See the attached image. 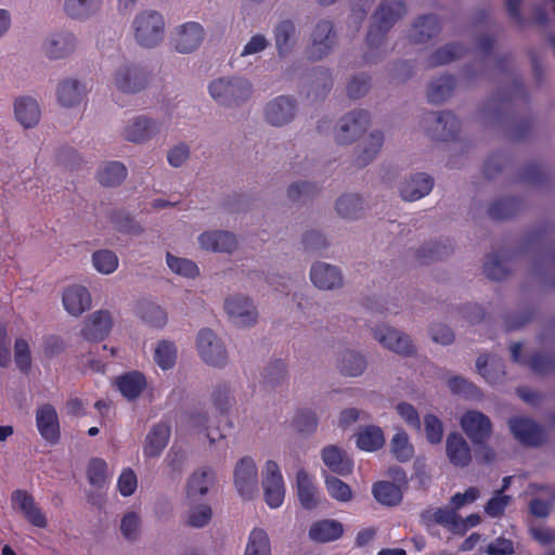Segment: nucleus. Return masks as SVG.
<instances>
[{"label":"nucleus","instance_id":"47","mask_svg":"<svg viewBox=\"0 0 555 555\" xmlns=\"http://www.w3.org/2000/svg\"><path fill=\"white\" fill-rule=\"evenodd\" d=\"M385 442L383 430L377 426H366L358 434L357 446L364 451H376Z\"/></svg>","mask_w":555,"mask_h":555},{"label":"nucleus","instance_id":"45","mask_svg":"<svg viewBox=\"0 0 555 555\" xmlns=\"http://www.w3.org/2000/svg\"><path fill=\"white\" fill-rule=\"evenodd\" d=\"M464 46L460 43H449L436 50L428 60L430 67L441 66L449 64L465 54Z\"/></svg>","mask_w":555,"mask_h":555},{"label":"nucleus","instance_id":"58","mask_svg":"<svg viewBox=\"0 0 555 555\" xmlns=\"http://www.w3.org/2000/svg\"><path fill=\"white\" fill-rule=\"evenodd\" d=\"M92 261L94 268L103 274L113 273L118 267L117 256L115 253L107 249L93 253Z\"/></svg>","mask_w":555,"mask_h":555},{"label":"nucleus","instance_id":"21","mask_svg":"<svg viewBox=\"0 0 555 555\" xmlns=\"http://www.w3.org/2000/svg\"><path fill=\"white\" fill-rule=\"evenodd\" d=\"M434 179L424 172L415 173L400 186V195L404 201L414 202L429 194Z\"/></svg>","mask_w":555,"mask_h":555},{"label":"nucleus","instance_id":"4","mask_svg":"<svg viewBox=\"0 0 555 555\" xmlns=\"http://www.w3.org/2000/svg\"><path fill=\"white\" fill-rule=\"evenodd\" d=\"M212 402L221 420L220 423L224 421L222 427L218 426L217 433L215 434L209 426L208 417L206 414H192L190 416V424L198 429H204L207 433V437L211 442H214L217 438L225 437V427L231 428L232 423L228 420L225 415L232 404V398L230 396V389L225 384H218L212 392Z\"/></svg>","mask_w":555,"mask_h":555},{"label":"nucleus","instance_id":"52","mask_svg":"<svg viewBox=\"0 0 555 555\" xmlns=\"http://www.w3.org/2000/svg\"><path fill=\"white\" fill-rule=\"evenodd\" d=\"M390 450L399 462H406L412 457L414 449L404 430L400 429L393 435L390 442Z\"/></svg>","mask_w":555,"mask_h":555},{"label":"nucleus","instance_id":"44","mask_svg":"<svg viewBox=\"0 0 555 555\" xmlns=\"http://www.w3.org/2000/svg\"><path fill=\"white\" fill-rule=\"evenodd\" d=\"M98 181L104 186H116L127 177V168L120 162H109L98 171Z\"/></svg>","mask_w":555,"mask_h":555},{"label":"nucleus","instance_id":"42","mask_svg":"<svg viewBox=\"0 0 555 555\" xmlns=\"http://www.w3.org/2000/svg\"><path fill=\"white\" fill-rule=\"evenodd\" d=\"M137 310L141 320L153 327H163L167 323L166 311L154 302L147 300L140 301Z\"/></svg>","mask_w":555,"mask_h":555},{"label":"nucleus","instance_id":"10","mask_svg":"<svg viewBox=\"0 0 555 555\" xmlns=\"http://www.w3.org/2000/svg\"><path fill=\"white\" fill-rule=\"evenodd\" d=\"M311 44L307 49L308 57L318 61L326 56L335 43L333 24L328 21L319 22L311 34Z\"/></svg>","mask_w":555,"mask_h":555},{"label":"nucleus","instance_id":"39","mask_svg":"<svg viewBox=\"0 0 555 555\" xmlns=\"http://www.w3.org/2000/svg\"><path fill=\"white\" fill-rule=\"evenodd\" d=\"M74 48L75 37L69 33L53 36L44 47L48 57L53 60L65 57Z\"/></svg>","mask_w":555,"mask_h":555},{"label":"nucleus","instance_id":"40","mask_svg":"<svg viewBox=\"0 0 555 555\" xmlns=\"http://www.w3.org/2000/svg\"><path fill=\"white\" fill-rule=\"evenodd\" d=\"M85 94V87L79 81L66 79L57 88V100L62 106L70 107L78 104Z\"/></svg>","mask_w":555,"mask_h":555},{"label":"nucleus","instance_id":"19","mask_svg":"<svg viewBox=\"0 0 555 555\" xmlns=\"http://www.w3.org/2000/svg\"><path fill=\"white\" fill-rule=\"evenodd\" d=\"M112 324V317L108 311H95L85 321L81 335L86 340L101 341L109 334Z\"/></svg>","mask_w":555,"mask_h":555},{"label":"nucleus","instance_id":"24","mask_svg":"<svg viewBox=\"0 0 555 555\" xmlns=\"http://www.w3.org/2000/svg\"><path fill=\"white\" fill-rule=\"evenodd\" d=\"M435 116L436 126L430 130L431 137L438 141H451L455 140L460 132V120L451 112L446 111L439 114H430Z\"/></svg>","mask_w":555,"mask_h":555},{"label":"nucleus","instance_id":"27","mask_svg":"<svg viewBox=\"0 0 555 555\" xmlns=\"http://www.w3.org/2000/svg\"><path fill=\"white\" fill-rule=\"evenodd\" d=\"M202 248L217 253H231L236 247L235 236L228 231H208L199 235Z\"/></svg>","mask_w":555,"mask_h":555},{"label":"nucleus","instance_id":"28","mask_svg":"<svg viewBox=\"0 0 555 555\" xmlns=\"http://www.w3.org/2000/svg\"><path fill=\"white\" fill-rule=\"evenodd\" d=\"M170 437V426L165 423L154 425L146 435L143 446V454L145 457L159 456L168 444Z\"/></svg>","mask_w":555,"mask_h":555},{"label":"nucleus","instance_id":"61","mask_svg":"<svg viewBox=\"0 0 555 555\" xmlns=\"http://www.w3.org/2000/svg\"><path fill=\"white\" fill-rule=\"evenodd\" d=\"M511 502V496L503 494V490H496L494 495L487 502L485 513L492 517H501Z\"/></svg>","mask_w":555,"mask_h":555},{"label":"nucleus","instance_id":"12","mask_svg":"<svg viewBox=\"0 0 555 555\" xmlns=\"http://www.w3.org/2000/svg\"><path fill=\"white\" fill-rule=\"evenodd\" d=\"M36 426L41 438L50 444H56L61 438L59 416L55 408L44 403L36 410Z\"/></svg>","mask_w":555,"mask_h":555},{"label":"nucleus","instance_id":"60","mask_svg":"<svg viewBox=\"0 0 555 555\" xmlns=\"http://www.w3.org/2000/svg\"><path fill=\"white\" fill-rule=\"evenodd\" d=\"M286 365L282 360L272 361L262 373V383L274 387L285 379Z\"/></svg>","mask_w":555,"mask_h":555},{"label":"nucleus","instance_id":"31","mask_svg":"<svg viewBox=\"0 0 555 555\" xmlns=\"http://www.w3.org/2000/svg\"><path fill=\"white\" fill-rule=\"evenodd\" d=\"M441 30L438 17L434 14L420 16L412 26L410 38L413 43H424L436 37Z\"/></svg>","mask_w":555,"mask_h":555},{"label":"nucleus","instance_id":"49","mask_svg":"<svg viewBox=\"0 0 555 555\" xmlns=\"http://www.w3.org/2000/svg\"><path fill=\"white\" fill-rule=\"evenodd\" d=\"M244 555H271L270 540L263 529L250 531Z\"/></svg>","mask_w":555,"mask_h":555},{"label":"nucleus","instance_id":"16","mask_svg":"<svg viewBox=\"0 0 555 555\" xmlns=\"http://www.w3.org/2000/svg\"><path fill=\"white\" fill-rule=\"evenodd\" d=\"M13 507H17L26 520L35 527L46 528L48 520L35 499L25 490H15L11 495Z\"/></svg>","mask_w":555,"mask_h":555},{"label":"nucleus","instance_id":"6","mask_svg":"<svg viewBox=\"0 0 555 555\" xmlns=\"http://www.w3.org/2000/svg\"><path fill=\"white\" fill-rule=\"evenodd\" d=\"M234 486L244 500L253 499L258 488V469L250 456L242 457L234 467Z\"/></svg>","mask_w":555,"mask_h":555},{"label":"nucleus","instance_id":"34","mask_svg":"<svg viewBox=\"0 0 555 555\" xmlns=\"http://www.w3.org/2000/svg\"><path fill=\"white\" fill-rule=\"evenodd\" d=\"M297 495L302 507L311 509L318 505V489L312 477L305 470L299 469L296 477Z\"/></svg>","mask_w":555,"mask_h":555},{"label":"nucleus","instance_id":"8","mask_svg":"<svg viewBox=\"0 0 555 555\" xmlns=\"http://www.w3.org/2000/svg\"><path fill=\"white\" fill-rule=\"evenodd\" d=\"M196 346L204 362L212 366L227 363V350L216 334L209 328H202L197 334Z\"/></svg>","mask_w":555,"mask_h":555},{"label":"nucleus","instance_id":"17","mask_svg":"<svg viewBox=\"0 0 555 555\" xmlns=\"http://www.w3.org/2000/svg\"><path fill=\"white\" fill-rule=\"evenodd\" d=\"M374 337L384 347L400 354H412L414 346L409 336L389 326H378L374 330Z\"/></svg>","mask_w":555,"mask_h":555},{"label":"nucleus","instance_id":"33","mask_svg":"<svg viewBox=\"0 0 555 555\" xmlns=\"http://www.w3.org/2000/svg\"><path fill=\"white\" fill-rule=\"evenodd\" d=\"M14 113L17 121L25 128L36 126L40 119V108L36 100L29 96L16 99Z\"/></svg>","mask_w":555,"mask_h":555},{"label":"nucleus","instance_id":"9","mask_svg":"<svg viewBox=\"0 0 555 555\" xmlns=\"http://www.w3.org/2000/svg\"><path fill=\"white\" fill-rule=\"evenodd\" d=\"M461 426L474 444H483L492 434L490 418L479 411H467L461 418Z\"/></svg>","mask_w":555,"mask_h":555},{"label":"nucleus","instance_id":"11","mask_svg":"<svg viewBox=\"0 0 555 555\" xmlns=\"http://www.w3.org/2000/svg\"><path fill=\"white\" fill-rule=\"evenodd\" d=\"M149 80L146 72L133 64L119 67L114 76L116 88L124 93H135L144 89Z\"/></svg>","mask_w":555,"mask_h":555},{"label":"nucleus","instance_id":"55","mask_svg":"<svg viewBox=\"0 0 555 555\" xmlns=\"http://www.w3.org/2000/svg\"><path fill=\"white\" fill-rule=\"evenodd\" d=\"M527 365L539 375H546L555 372V353L535 352L530 356Z\"/></svg>","mask_w":555,"mask_h":555},{"label":"nucleus","instance_id":"7","mask_svg":"<svg viewBox=\"0 0 555 555\" xmlns=\"http://www.w3.org/2000/svg\"><path fill=\"white\" fill-rule=\"evenodd\" d=\"M266 503L271 508L280 507L285 496V486L280 467L274 461H267L262 479Z\"/></svg>","mask_w":555,"mask_h":555},{"label":"nucleus","instance_id":"50","mask_svg":"<svg viewBox=\"0 0 555 555\" xmlns=\"http://www.w3.org/2000/svg\"><path fill=\"white\" fill-rule=\"evenodd\" d=\"M101 0H65L64 9L72 18H85L100 9Z\"/></svg>","mask_w":555,"mask_h":555},{"label":"nucleus","instance_id":"38","mask_svg":"<svg viewBox=\"0 0 555 555\" xmlns=\"http://www.w3.org/2000/svg\"><path fill=\"white\" fill-rule=\"evenodd\" d=\"M522 203L517 197H504L493 202L488 208V215L493 220H507L516 216Z\"/></svg>","mask_w":555,"mask_h":555},{"label":"nucleus","instance_id":"56","mask_svg":"<svg viewBox=\"0 0 555 555\" xmlns=\"http://www.w3.org/2000/svg\"><path fill=\"white\" fill-rule=\"evenodd\" d=\"M167 264L172 272L184 278L193 279L199 274L198 267L194 261L175 257L170 253H167Z\"/></svg>","mask_w":555,"mask_h":555},{"label":"nucleus","instance_id":"37","mask_svg":"<svg viewBox=\"0 0 555 555\" xmlns=\"http://www.w3.org/2000/svg\"><path fill=\"white\" fill-rule=\"evenodd\" d=\"M344 532L343 525L336 520L314 522L309 530V537L317 542H331L339 539Z\"/></svg>","mask_w":555,"mask_h":555},{"label":"nucleus","instance_id":"43","mask_svg":"<svg viewBox=\"0 0 555 555\" xmlns=\"http://www.w3.org/2000/svg\"><path fill=\"white\" fill-rule=\"evenodd\" d=\"M373 495L383 505L393 506L401 502V489L390 481H377L373 485Z\"/></svg>","mask_w":555,"mask_h":555},{"label":"nucleus","instance_id":"53","mask_svg":"<svg viewBox=\"0 0 555 555\" xmlns=\"http://www.w3.org/2000/svg\"><path fill=\"white\" fill-rule=\"evenodd\" d=\"M483 272L488 279L493 281L504 280L508 275L509 270L503 261V255L501 251H496L488 256L483 264Z\"/></svg>","mask_w":555,"mask_h":555},{"label":"nucleus","instance_id":"54","mask_svg":"<svg viewBox=\"0 0 555 555\" xmlns=\"http://www.w3.org/2000/svg\"><path fill=\"white\" fill-rule=\"evenodd\" d=\"M154 360L163 370L173 367L177 360V348L175 344L168 340L159 341L154 352Z\"/></svg>","mask_w":555,"mask_h":555},{"label":"nucleus","instance_id":"41","mask_svg":"<svg viewBox=\"0 0 555 555\" xmlns=\"http://www.w3.org/2000/svg\"><path fill=\"white\" fill-rule=\"evenodd\" d=\"M452 253V247L449 240L443 242H429L423 245L416 251V258L422 263L442 260L444 257Z\"/></svg>","mask_w":555,"mask_h":555},{"label":"nucleus","instance_id":"51","mask_svg":"<svg viewBox=\"0 0 555 555\" xmlns=\"http://www.w3.org/2000/svg\"><path fill=\"white\" fill-rule=\"evenodd\" d=\"M363 209V201L354 194L343 195L336 202V210L343 218H358Z\"/></svg>","mask_w":555,"mask_h":555},{"label":"nucleus","instance_id":"20","mask_svg":"<svg viewBox=\"0 0 555 555\" xmlns=\"http://www.w3.org/2000/svg\"><path fill=\"white\" fill-rule=\"evenodd\" d=\"M295 109V100L281 95L268 103L264 112L266 119L272 126H283L293 119Z\"/></svg>","mask_w":555,"mask_h":555},{"label":"nucleus","instance_id":"46","mask_svg":"<svg viewBox=\"0 0 555 555\" xmlns=\"http://www.w3.org/2000/svg\"><path fill=\"white\" fill-rule=\"evenodd\" d=\"M384 143V134L380 131H373L367 141L364 144V147L362 149L361 153L358 155V157L354 160V164L359 168L365 167L367 164H370L379 150L382 149Z\"/></svg>","mask_w":555,"mask_h":555},{"label":"nucleus","instance_id":"2","mask_svg":"<svg viewBox=\"0 0 555 555\" xmlns=\"http://www.w3.org/2000/svg\"><path fill=\"white\" fill-rule=\"evenodd\" d=\"M405 13L406 8L403 1H383L373 15V21L365 39L367 47L372 50L378 49L384 42L386 34Z\"/></svg>","mask_w":555,"mask_h":555},{"label":"nucleus","instance_id":"29","mask_svg":"<svg viewBox=\"0 0 555 555\" xmlns=\"http://www.w3.org/2000/svg\"><path fill=\"white\" fill-rule=\"evenodd\" d=\"M158 131L157 124L146 117H137L124 129L126 140L141 143L150 140Z\"/></svg>","mask_w":555,"mask_h":555},{"label":"nucleus","instance_id":"30","mask_svg":"<svg viewBox=\"0 0 555 555\" xmlns=\"http://www.w3.org/2000/svg\"><path fill=\"white\" fill-rule=\"evenodd\" d=\"M216 474L214 469L204 467L194 472L186 483V496L189 500H196L208 492L209 487L215 483Z\"/></svg>","mask_w":555,"mask_h":555},{"label":"nucleus","instance_id":"13","mask_svg":"<svg viewBox=\"0 0 555 555\" xmlns=\"http://www.w3.org/2000/svg\"><path fill=\"white\" fill-rule=\"evenodd\" d=\"M508 426L513 436L525 446L539 447L544 442L542 428L529 417H512Z\"/></svg>","mask_w":555,"mask_h":555},{"label":"nucleus","instance_id":"64","mask_svg":"<svg viewBox=\"0 0 555 555\" xmlns=\"http://www.w3.org/2000/svg\"><path fill=\"white\" fill-rule=\"evenodd\" d=\"M294 426L301 434H310L317 429L318 420L310 410L298 411L294 418Z\"/></svg>","mask_w":555,"mask_h":555},{"label":"nucleus","instance_id":"14","mask_svg":"<svg viewBox=\"0 0 555 555\" xmlns=\"http://www.w3.org/2000/svg\"><path fill=\"white\" fill-rule=\"evenodd\" d=\"M370 125V115L364 109H357L341 119L336 140L339 144L351 143L362 134Z\"/></svg>","mask_w":555,"mask_h":555},{"label":"nucleus","instance_id":"26","mask_svg":"<svg viewBox=\"0 0 555 555\" xmlns=\"http://www.w3.org/2000/svg\"><path fill=\"white\" fill-rule=\"evenodd\" d=\"M310 279L321 289H333L339 287L343 283V276L338 268L324 262L312 266Z\"/></svg>","mask_w":555,"mask_h":555},{"label":"nucleus","instance_id":"15","mask_svg":"<svg viewBox=\"0 0 555 555\" xmlns=\"http://www.w3.org/2000/svg\"><path fill=\"white\" fill-rule=\"evenodd\" d=\"M230 320L236 326H251L257 320V310L253 302L243 296L230 297L224 302Z\"/></svg>","mask_w":555,"mask_h":555},{"label":"nucleus","instance_id":"3","mask_svg":"<svg viewBox=\"0 0 555 555\" xmlns=\"http://www.w3.org/2000/svg\"><path fill=\"white\" fill-rule=\"evenodd\" d=\"M211 98L220 105L232 107L246 101L253 92L251 83L244 78H219L209 85Z\"/></svg>","mask_w":555,"mask_h":555},{"label":"nucleus","instance_id":"23","mask_svg":"<svg viewBox=\"0 0 555 555\" xmlns=\"http://www.w3.org/2000/svg\"><path fill=\"white\" fill-rule=\"evenodd\" d=\"M63 305L69 314L78 317L90 308V293L85 286H68L63 293Z\"/></svg>","mask_w":555,"mask_h":555},{"label":"nucleus","instance_id":"62","mask_svg":"<svg viewBox=\"0 0 555 555\" xmlns=\"http://www.w3.org/2000/svg\"><path fill=\"white\" fill-rule=\"evenodd\" d=\"M14 360L16 366L23 372L27 373L31 366V357L28 343L18 338L14 345Z\"/></svg>","mask_w":555,"mask_h":555},{"label":"nucleus","instance_id":"59","mask_svg":"<svg viewBox=\"0 0 555 555\" xmlns=\"http://www.w3.org/2000/svg\"><path fill=\"white\" fill-rule=\"evenodd\" d=\"M325 486L328 494L339 502H349L352 499L350 487L337 477L326 476Z\"/></svg>","mask_w":555,"mask_h":555},{"label":"nucleus","instance_id":"63","mask_svg":"<svg viewBox=\"0 0 555 555\" xmlns=\"http://www.w3.org/2000/svg\"><path fill=\"white\" fill-rule=\"evenodd\" d=\"M425 433L427 440L437 444L443 437V427L441 421L434 414H427L424 417Z\"/></svg>","mask_w":555,"mask_h":555},{"label":"nucleus","instance_id":"57","mask_svg":"<svg viewBox=\"0 0 555 555\" xmlns=\"http://www.w3.org/2000/svg\"><path fill=\"white\" fill-rule=\"evenodd\" d=\"M88 480L96 488H103L107 483V464L100 457H93L88 464Z\"/></svg>","mask_w":555,"mask_h":555},{"label":"nucleus","instance_id":"35","mask_svg":"<svg viewBox=\"0 0 555 555\" xmlns=\"http://www.w3.org/2000/svg\"><path fill=\"white\" fill-rule=\"evenodd\" d=\"M278 53L284 56L291 52L296 42V27L291 20L281 21L273 30Z\"/></svg>","mask_w":555,"mask_h":555},{"label":"nucleus","instance_id":"48","mask_svg":"<svg viewBox=\"0 0 555 555\" xmlns=\"http://www.w3.org/2000/svg\"><path fill=\"white\" fill-rule=\"evenodd\" d=\"M366 367V360L360 353L347 350L341 354L338 369L341 374L348 376H359Z\"/></svg>","mask_w":555,"mask_h":555},{"label":"nucleus","instance_id":"32","mask_svg":"<svg viewBox=\"0 0 555 555\" xmlns=\"http://www.w3.org/2000/svg\"><path fill=\"white\" fill-rule=\"evenodd\" d=\"M115 384L125 398L134 400L145 389L146 379L141 372L132 371L117 377Z\"/></svg>","mask_w":555,"mask_h":555},{"label":"nucleus","instance_id":"18","mask_svg":"<svg viewBox=\"0 0 555 555\" xmlns=\"http://www.w3.org/2000/svg\"><path fill=\"white\" fill-rule=\"evenodd\" d=\"M204 38V29L196 22H188L180 26L175 36L173 46L180 53H190L197 49Z\"/></svg>","mask_w":555,"mask_h":555},{"label":"nucleus","instance_id":"22","mask_svg":"<svg viewBox=\"0 0 555 555\" xmlns=\"http://www.w3.org/2000/svg\"><path fill=\"white\" fill-rule=\"evenodd\" d=\"M446 452L451 464L467 467L472 462V451L467 441L459 433H451L446 440Z\"/></svg>","mask_w":555,"mask_h":555},{"label":"nucleus","instance_id":"1","mask_svg":"<svg viewBox=\"0 0 555 555\" xmlns=\"http://www.w3.org/2000/svg\"><path fill=\"white\" fill-rule=\"evenodd\" d=\"M481 518L478 514H470L462 518L456 512L448 508L428 507L421 512L420 522L430 534L434 528L441 526L453 535L463 537L470 529L479 525Z\"/></svg>","mask_w":555,"mask_h":555},{"label":"nucleus","instance_id":"36","mask_svg":"<svg viewBox=\"0 0 555 555\" xmlns=\"http://www.w3.org/2000/svg\"><path fill=\"white\" fill-rule=\"evenodd\" d=\"M456 85V79L452 75H443L434 79L427 91V100L433 104H440L448 100Z\"/></svg>","mask_w":555,"mask_h":555},{"label":"nucleus","instance_id":"25","mask_svg":"<svg viewBox=\"0 0 555 555\" xmlns=\"http://www.w3.org/2000/svg\"><path fill=\"white\" fill-rule=\"evenodd\" d=\"M322 461L333 473L347 476L353 470V461L336 446H327L322 450Z\"/></svg>","mask_w":555,"mask_h":555},{"label":"nucleus","instance_id":"5","mask_svg":"<svg viewBox=\"0 0 555 555\" xmlns=\"http://www.w3.org/2000/svg\"><path fill=\"white\" fill-rule=\"evenodd\" d=\"M133 29L141 47L153 48L164 38V17L156 11H144L134 18Z\"/></svg>","mask_w":555,"mask_h":555}]
</instances>
